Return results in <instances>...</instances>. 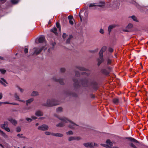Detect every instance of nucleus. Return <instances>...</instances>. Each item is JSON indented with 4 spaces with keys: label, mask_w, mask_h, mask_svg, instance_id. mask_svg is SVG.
<instances>
[{
    "label": "nucleus",
    "mask_w": 148,
    "mask_h": 148,
    "mask_svg": "<svg viewBox=\"0 0 148 148\" xmlns=\"http://www.w3.org/2000/svg\"><path fill=\"white\" fill-rule=\"evenodd\" d=\"M56 117L63 122L57 124L56 126L57 127H63L65 125V123H67L68 127L71 129L77 128L78 127V125L66 118L64 117H59L57 116H56Z\"/></svg>",
    "instance_id": "nucleus-1"
},
{
    "label": "nucleus",
    "mask_w": 148,
    "mask_h": 148,
    "mask_svg": "<svg viewBox=\"0 0 148 148\" xmlns=\"http://www.w3.org/2000/svg\"><path fill=\"white\" fill-rule=\"evenodd\" d=\"M106 49V46H103L101 49L99 53V58L98 59V65L99 66L104 61L103 57V53L105 51Z\"/></svg>",
    "instance_id": "nucleus-2"
},
{
    "label": "nucleus",
    "mask_w": 148,
    "mask_h": 148,
    "mask_svg": "<svg viewBox=\"0 0 148 148\" xmlns=\"http://www.w3.org/2000/svg\"><path fill=\"white\" fill-rule=\"evenodd\" d=\"M59 104L58 103H56V101L53 99H48L47 100V103L44 105L47 106H52Z\"/></svg>",
    "instance_id": "nucleus-3"
},
{
    "label": "nucleus",
    "mask_w": 148,
    "mask_h": 148,
    "mask_svg": "<svg viewBox=\"0 0 148 148\" xmlns=\"http://www.w3.org/2000/svg\"><path fill=\"white\" fill-rule=\"evenodd\" d=\"M127 1L130 3L134 4L141 11H145V6L139 5L136 2L133 0H127Z\"/></svg>",
    "instance_id": "nucleus-4"
},
{
    "label": "nucleus",
    "mask_w": 148,
    "mask_h": 148,
    "mask_svg": "<svg viewBox=\"0 0 148 148\" xmlns=\"http://www.w3.org/2000/svg\"><path fill=\"white\" fill-rule=\"evenodd\" d=\"M101 145L107 148H114L112 147V143L109 140H107L106 142V144H101Z\"/></svg>",
    "instance_id": "nucleus-5"
},
{
    "label": "nucleus",
    "mask_w": 148,
    "mask_h": 148,
    "mask_svg": "<svg viewBox=\"0 0 148 148\" xmlns=\"http://www.w3.org/2000/svg\"><path fill=\"white\" fill-rule=\"evenodd\" d=\"M36 43H41L44 42L46 44V41L45 40V37L43 36H41L36 39Z\"/></svg>",
    "instance_id": "nucleus-6"
},
{
    "label": "nucleus",
    "mask_w": 148,
    "mask_h": 148,
    "mask_svg": "<svg viewBox=\"0 0 148 148\" xmlns=\"http://www.w3.org/2000/svg\"><path fill=\"white\" fill-rule=\"evenodd\" d=\"M44 48V47L42 46L41 48L35 47L33 49L34 52L32 54H36L38 55L40 53L42 50Z\"/></svg>",
    "instance_id": "nucleus-7"
},
{
    "label": "nucleus",
    "mask_w": 148,
    "mask_h": 148,
    "mask_svg": "<svg viewBox=\"0 0 148 148\" xmlns=\"http://www.w3.org/2000/svg\"><path fill=\"white\" fill-rule=\"evenodd\" d=\"M84 145L86 147H93L97 146V145L93 143H85Z\"/></svg>",
    "instance_id": "nucleus-8"
},
{
    "label": "nucleus",
    "mask_w": 148,
    "mask_h": 148,
    "mask_svg": "<svg viewBox=\"0 0 148 148\" xmlns=\"http://www.w3.org/2000/svg\"><path fill=\"white\" fill-rule=\"evenodd\" d=\"M49 128L48 126L45 124H43L42 125L39 126L38 128V130L42 131H45L47 130Z\"/></svg>",
    "instance_id": "nucleus-9"
},
{
    "label": "nucleus",
    "mask_w": 148,
    "mask_h": 148,
    "mask_svg": "<svg viewBox=\"0 0 148 148\" xmlns=\"http://www.w3.org/2000/svg\"><path fill=\"white\" fill-rule=\"evenodd\" d=\"M105 3L104 2L100 3L99 5H96L95 3H91L90 4L89 7H92L95 6H98L99 7L103 8L104 6Z\"/></svg>",
    "instance_id": "nucleus-10"
},
{
    "label": "nucleus",
    "mask_w": 148,
    "mask_h": 148,
    "mask_svg": "<svg viewBox=\"0 0 148 148\" xmlns=\"http://www.w3.org/2000/svg\"><path fill=\"white\" fill-rule=\"evenodd\" d=\"M0 82L4 86H6V84H7L6 80L2 78L0 79Z\"/></svg>",
    "instance_id": "nucleus-11"
},
{
    "label": "nucleus",
    "mask_w": 148,
    "mask_h": 148,
    "mask_svg": "<svg viewBox=\"0 0 148 148\" xmlns=\"http://www.w3.org/2000/svg\"><path fill=\"white\" fill-rule=\"evenodd\" d=\"M127 139L129 140L131 142H134V143H139V142L137 140H136L134 138H132V137H128L127 138Z\"/></svg>",
    "instance_id": "nucleus-12"
},
{
    "label": "nucleus",
    "mask_w": 148,
    "mask_h": 148,
    "mask_svg": "<svg viewBox=\"0 0 148 148\" xmlns=\"http://www.w3.org/2000/svg\"><path fill=\"white\" fill-rule=\"evenodd\" d=\"M80 139V138L78 137H69L68 138V140L69 141H71L74 140H79Z\"/></svg>",
    "instance_id": "nucleus-13"
},
{
    "label": "nucleus",
    "mask_w": 148,
    "mask_h": 148,
    "mask_svg": "<svg viewBox=\"0 0 148 148\" xmlns=\"http://www.w3.org/2000/svg\"><path fill=\"white\" fill-rule=\"evenodd\" d=\"M115 25H111L109 26L108 31L109 33H110L111 32L112 30L114 27H115Z\"/></svg>",
    "instance_id": "nucleus-14"
},
{
    "label": "nucleus",
    "mask_w": 148,
    "mask_h": 148,
    "mask_svg": "<svg viewBox=\"0 0 148 148\" xmlns=\"http://www.w3.org/2000/svg\"><path fill=\"white\" fill-rule=\"evenodd\" d=\"M51 135L56 137H62L63 136V135L61 133H53L51 134Z\"/></svg>",
    "instance_id": "nucleus-15"
},
{
    "label": "nucleus",
    "mask_w": 148,
    "mask_h": 148,
    "mask_svg": "<svg viewBox=\"0 0 148 148\" xmlns=\"http://www.w3.org/2000/svg\"><path fill=\"white\" fill-rule=\"evenodd\" d=\"M0 134L5 138H7L8 137V135L3 131L0 130Z\"/></svg>",
    "instance_id": "nucleus-16"
},
{
    "label": "nucleus",
    "mask_w": 148,
    "mask_h": 148,
    "mask_svg": "<svg viewBox=\"0 0 148 148\" xmlns=\"http://www.w3.org/2000/svg\"><path fill=\"white\" fill-rule=\"evenodd\" d=\"M14 97L15 98V99L16 100H18L20 101H21L23 102H25V101L21 100L19 99V98L18 96L17 95V94L16 93L15 94Z\"/></svg>",
    "instance_id": "nucleus-17"
},
{
    "label": "nucleus",
    "mask_w": 148,
    "mask_h": 148,
    "mask_svg": "<svg viewBox=\"0 0 148 148\" xmlns=\"http://www.w3.org/2000/svg\"><path fill=\"white\" fill-rule=\"evenodd\" d=\"M8 120L14 125H15L17 123V121L12 119H9Z\"/></svg>",
    "instance_id": "nucleus-18"
},
{
    "label": "nucleus",
    "mask_w": 148,
    "mask_h": 148,
    "mask_svg": "<svg viewBox=\"0 0 148 148\" xmlns=\"http://www.w3.org/2000/svg\"><path fill=\"white\" fill-rule=\"evenodd\" d=\"M31 108L30 107H25L23 109V112L24 113L26 112H28Z\"/></svg>",
    "instance_id": "nucleus-19"
},
{
    "label": "nucleus",
    "mask_w": 148,
    "mask_h": 148,
    "mask_svg": "<svg viewBox=\"0 0 148 148\" xmlns=\"http://www.w3.org/2000/svg\"><path fill=\"white\" fill-rule=\"evenodd\" d=\"M36 115L37 116H40L42 115L43 113L41 111H38L36 112Z\"/></svg>",
    "instance_id": "nucleus-20"
},
{
    "label": "nucleus",
    "mask_w": 148,
    "mask_h": 148,
    "mask_svg": "<svg viewBox=\"0 0 148 148\" xmlns=\"http://www.w3.org/2000/svg\"><path fill=\"white\" fill-rule=\"evenodd\" d=\"M8 122L7 121L4 122V124L1 125V127L2 128L8 126Z\"/></svg>",
    "instance_id": "nucleus-21"
},
{
    "label": "nucleus",
    "mask_w": 148,
    "mask_h": 148,
    "mask_svg": "<svg viewBox=\"0 0 148 148\" xmlns=\"http://www.w3.org/2000/svg\"><path fill=\"white\" fill-rule=\"evenodd\" d=\"M51 31L54 33L56 35H57L58 34V33L57 32V29L56 27H54L53 29H52Z\"/></svg>",
    "instance_id": "nucleus-22"
},
{
    "label": "nucleus",
    "mask_w": 148,
    "mask_h": 148,
    "mask_svg": "<svg viewBox=\"0 0 148 148\" xmlns=\"http://www.w3.org/2000/svg\"><path fill=\"white\" fill-rule=\"evenodd\" d=\"M34 100L33 98H31L27 100L26 101V104L27 105H28L29 104H30L31 102H32Z\"/></svg>",
    "instance_id": "nucleus-23"
},
{
    "label": "nucleus",
    "mask_w": 148,
    "mask_h": 148,
    "mask_svg": "<svg viewBox=\"0 0 148 148\" xmlns=\"http://www.w3.org/2000/svg\"><path fill=\"white\" fill-rule=\"evenodd\" d=\"M32 119L30 118H27L26 120L28 122H30L32 121V119H35L37 118L35 116H32Z\"/></svg>",
    "instance_id": "nucleus-24"
},
{
    "label": "nucleus",
    "mask_w": 148,
    "mask_h": 148,
    "mask_svg": "<svg viewBox=\"0 0 148 148\" xmlns=\"http://www.w3.org/2000/svg\"><path fill=\"white\" fill-rule=\"evenodd\" d=\"M54 80L56 82H59L60 83L61 85H63L64 84L63 80L62 79H57L55 78Z\"/></svg>",
    "instance_id": "nucleus-25"
},
{
    "label": "nucleus",
    "mask_w": 148,
    "mask_h": 148,
    "mask_svg": "<svg viewBox=\"0 0 148 148\" xmlns=\"http://www.w3.org/2000/svg\"><path fill=\"white\" fill-rule=\"evenodd\" d=\"M113 101L114 104L117 105L119 103V100L118 98H115L113 99Z\"/></svg>",
    "instance_id": "nucleus-26"
},
{
    "label": "nucleus",
    "mask_w": 148,
    "mask_h": 148,
    "mask_svg": "<svg viewBox=\"0 0 148 148\" xmlns=\"http://www.w3.org/2000/svg\"><path fill=\"white\" fill-rule=\"evenodd\" d=\"M3 103L4 104H12L14 105H17L18 104L17 103L14 102L12 103H10L7 102H3L2 103Z\"/></svg>",
    "instance_id": "nucleus-27"
},
{
    "label": "nucleus",
    "mask_w": 148,
    "mask_h": 148,
    "mask_svg": "<svg viewBox=\"0 0 148 148\" xmlns=\"http://www.w3.org/2000/svg\"><path fill=\"white\" fill-rule=\"evenodd\" d=\"M101 72L102 73L105 75H108L109 73L108 71L105 69H103L101 71Z\"/></svg>",
    "instance_id": "nucleus-28"
},
{
    "label": "nucleus",
    "mask_w": 148,
    "mask_h": 148,
    "mask_svg": "<svg viewBox=\"0 0 148 148\" xmlns=\"http://www.w3.org/2000/svg\"><path fill=\"white\" fill-rule=\"evenodd\" d=\"M38 94V92L36 91H34L31 94L32 96H36Z\"/></svg>",
    "instance_id": "nucleus-29"
},
{
    "label": "nucleus",
    "mask_w": 148,
    "mask_h": 148,
    "mask_svg": "<svg viewBox=\"0 0 148 148\" xmlns=\"http://www.w3.org/2000/svg\"><path fill=\"white\" fill-rule=\"evenodd\" d=\"M20 0H11V3L13 4H16Z\"/></svg>",
    "instance_id": "nucleus-30"
},
{
    "label": "nucleus",
    "mask_w": 148,
    "mask_h": 148,
    "mask_svg": "<svg viewBox=\"0 0 148 148\" xmlns=\"http://www.w3.org/2000/svg\"><path fill=\"white\" fill-rule=\"evenodd\" d=\"M131 17L133 20V21L136 22H137L138 21L136 17L135 16H131Z\"/></svg>",
    "instance_id": "nucleus-31"
},
{
    "label": "nucleus",
    "mask_w": 148,
    "mask_h": 148,
    "mask_svg": "<svg viewBox=\"0 0 148 148\" xmlns=\"http://www.w3.org/2000/svg\"><path fill=\"white\" fill-rule=\"evenodd\" d=\"M72 38V36L71 35L69 36V38L66 41V43H69L70 42V41Z\"/></svg>",
    "instance_id": "nucleus-32"
},
{
    "label": "nucleus",
    "mask_w": 148,
    "mask_h": 148,
    "mask_svg": "<svg viewBox=\"0 0 148 148\" xmlns=\"http://www.w3.org/2000/svg\"><path fill=\"white\" fill-rule=\"evenodd\" d=\"M63 110L62 108L61 107H59L56 109V111L57 112H60L62 111Z\"/></svg>",
    "instance_id": "nucleus-33"
},
{
    "label": "nucleus",
    "mask_w": 148,
    "mask_h": 148,
    "mask_svg": "<svg viewBox=\"0 0 148 148\" xmlns=\"http://www.w3.org/2000/svg\"><path fill=\"white\" fill-rule=\"evenodd\" d=\"M133 27V25L132 24L130 23L127 26L126 28L127 29H130L132 28Z\"/></svg>",
    "instance_id": "nucleus-34"
},
{
    "label": "nucleus",
    "mask_w": 148,
    "mask_h": 148,
    "mask_svg": "<svg viewBox=\"0 0 148 148\" xmlns=\"http://www.w3.org/2000/svg\"><path fill=\"white\" fill-rule=\"evenodd\" d=\"M2 128L4 129L5 131L8 132H9L10 131L9 128L7 127H3Z\"/></svg>",
    "instance_id": "nucleus-35"
},
{
    "label": "nucleus",
    "mask_w": 148,
    "mask_h": 148,
    "mask_svg": "<svg viewBox=\"0 0 148 148\" xmlns=\"http://www.w3.org/2000/svg\"><path fill=\"white\" fill-rule=\"evenodd\" d=\"M56 27H57L59 29V31H61V28H60V25L58 23H56Z\"/></svg>",
    "instance_id": "nucleus-36"
},
{
    "label": "nucleus",
    "mask_w": 148,
    "mask_h": 148,
    "mask_svg": "<svg viewBox=\"0 0 148 148\" xmlns=\"http://www.w3.org/2000/svg\"><path fill=\"white\" fill-rule=\"evenodd\" d=\"M0 71L2 74H4L5 73L6 71L4 69H0Z\"/></svg>",
    "instance_id": "nucleus-37"
},
{
    "label": "nucleus",
    "mask_w": 148,
    "mask_h": 148,
    "mask_svg": "<svg viewBox=\"0 0 148 148\" xmlns=\"http://www.w3.org/2000/svg\"><path fill=\"white\" fill-rule=\"evenodd\" d=\"M66 134L68 135L72 134H73V132L72 131H70L66 132Z\"/></svg>",
    "instance_id": "nucleus-38"
},
{
    "label": "nucleus",
    "mask_w": 148,
    "mask_h": 148,
    "mask_svg": "<svg viewBox=\"0 0 148 148\" xmlns=\"http://www.w3.org/2000/svg\"><path fill=\"white\" fill-rule=\"evenodd\" d=\"M45 133L46 135H51V134H52L49 132H45Z\"/></svg>",
    "instance_id": "nucleus-39"
},
{
    "label": "nucleus",
    "mask_w": 148,
    "mask_h": 148,
    "mask_svg": "<svg viewBox=\"0 0 148 148\" xmlns=\"http://www.w3.org/2000/svg\"><path fill=\"white\" fill-rule=\"evenodd\" d=\"M99 32L102 34H103L104 33V30L102 29L101 28L99 30Z\"/></svg>",
    "instance_id": "nucleus-40"
},
{
    "label": "nucleus",
    "mask_w": 148,
    "mask_h": 148,
    "mask_svg": "<svg viewBox=\"0 0 148 148\" xmlns=\"http://www.w3.org/2000/svg\"><path fill=\"white\" fill-rule=\"evenodd\" d=\"M68 19L69 20H72L73 18V16H69L68 17Z\"/></svg>",
    "instance_id": "nucleus-41"
},
{
    "label": "nucleus",
    "mask_w": 148,
    "mask_h": 148,
    "mask_svg": "<svg viewBox=\"0 0 148 148\" xmlns=\"http://www.w3.org/2000/svg\"><path fill=\"white\" fill-rule=\"evenodd\" d=\"M111 62V60L108 59L107 60V64H110Z\"/></svg>",
    "instance_id": "nucleus-42"
},
{
    "label": "nucleus",
    "mask_w": 148,
    "mask_h": 148,
    "mask_svg": "<svg viewBox=\"0 0 148 148\" xmlns=\"http://www.w3.org/2000/svg\"><path fill=\"white\" fill-rule=\"evenodd\" d=\"M16 131L17 132H19L21 131V128L19 127H17L16 128Z\"/></svg>",
    "instance_id": "nucleus-43"
},
{
    "label": "nucleus",
    "mask_w": 148,
    "mask_h": 148,
    "mask_svg": "<svg viewBox=\"0 0 148 148\" xmlns=\"http://www.w3.org/2000/svg\"><path fill=\"white\" fill-rule=\"evenodd\" d=\"M113 49L112 48H109L108 49V51L109 52H112L113 51Z\"/></svg>",
    "instance_id": "nucleus-44"
},
{
    "label": "nucleus",
    "mask_w": 148,
    "mask_h": 148,
    "mask_svg": "<svg viewBox=\"0 0 148 148\" xmlns=\"http://www.w3.org/2000/svg\"><path fill=\"white\" fill-rule=\"evenodd\" d=\"M69 23L71 25H73V22L72 20H69Z\"/></svg>",
    "instance_id": "nucleus-45"
},
{
    "label": "nucleus",
    "mask_w": 148,
    "mask_h": 148,
    "mask_svg": "<svg viewBox=\"0 0 148 148\" xmlns=\"http://www.w3.org/2000/svg\"><path fill=\"white\" fill-rule=\"evenodd\" d=\"M66 36V34L65 33H64L63 34L62 37L63 38H65Z\"/></svg>",
    "instance_id": "nucleus-46"
},
{
    "label": "nucleus",
    "mask_w": 148,
    "mask_h": 148,
    "mask_svg": "<svg viewBox=\"0 0 148 148\" xmlns=\"http://www.w3.org/2000/svg\"><path fill=\"white\" fill-rule=\"evenodd\" d=\"M17 136L19 138H23L22 135L21 134H17Z\"/></svg>",
    "instance_id": "nucleus-47"
},
{
    "label": "nucleus",
    "mask_w": 148,
    "mask_h": 148,
    "mask_svg": "<svg viewBox=\"0 0 148 148\" xmlns=\"http://www.w3.org/2000/svg\"><path fill=\"white\" fill-rule=\"evenodd\" d=\"M24 52L25 53H27L28 52V49L27 48H25L24 49Z\"/></svg>",
    "instance_id": "nucleus-48"
},
{
    "label": "nucleus",
    "mask_w": 148,
    "mask_h": 148,
    "mask_svg": "<svg viewBox=\"0 0 148 148\" xmlns=\"http://www.w3.org/2000/svg\"><path fill=\"white\" fill-rule=\"evenodd\" d=\"M60 71L62 72H64L65 71V69L64 68H61L60 69Z\"/></svg>",
    "instance_id": "nucleus-49"
},
{
    "label": "nucleus",
    "mask_w": 148,
    "mask_h": 148,
    "mask_svg": "<svg viewBox=\"0 0 148 148\" xmlns=\"http://www.w3.org/2000/svg\"><path fill=\"white\" fill-rule=\"evenodd\" d=\"M83 74H84L85 75H86L88 76V74L86 73V72H84L82 73Z\"/></svg>",
    "instance_id": "nucleus-50"
},
{
    "label": "nucleus",
    "mask_w": 148,
    "mask_h": 148,
    "mask_svg": "<svg viewBox=\"0 0 148 148\" xmlns=\"http://www.w3.org/2000/svg\"><path fill=\"white\" fill-rule=\"evenodd\" d=\"M18 88L19 89L21 92H23L24 90L23 89L20 88Z\"/></svg>",
    "instance_id": "nucleus-51"
},
{
    "label": "nucleus",
    "mask_w": 148,
    "mask_h": 148,
    "mask_svg": "<svg viewBox=\"0 0 148 148\" xmlns=\"http://www.w3.org/2000/svg\"><path fill=\"white\" fill-rule=\"evenodd\" d=\"M0 148H4V146L1 144L0 143Z\"/></svg>",
    "instance_id": "nucleus-52"
},
{
    "label": "nucleus",
    "mask_w": 148,
    "mask_h": 148,
    "mask_svg": "<svg viewBox=\"0 0 148 148\" xmlns=\"http://www.w3.org/2000/svg\"><path fill=\"white\" fill-rule=\"evenodd\" d=\"M79 69L80 70H82V71H85V68H84L81 67L79 68Z\"/></svg>",
    "instance_id": "nucleus-53"
},
{
    "label": "nucleus",
    "mask_w": 148,
    "mask_h": 148,
    "mask_svg": "<svg viewBox=\"0 0 148 148\" xmlns=\"http://www.w3.org/2000/svg\"><path fill=\"white\" fill-rule=\"evenodd\" d=\"M79 16L80 18V21H82V17H81V15H80V14H79Z\"/></svg>",
    "instance_id": "nucleus-54"
},
{
    "label": "nucleus",
    "mask_w": 148,
    "mask_h": 148,
    "mask_svg": "<svg viewBox=\"0 0 148 148\" xmlns=\"http://www.w3.org/2000/svg\"><path fill=\"white\" fill-rule=\"evenodd\" d=\"M2 97V95L1 93H0V99Z\"/></svg>",
    "instance_id": "nucleus-55"
},
{
    "label": "nucleus",
    "mask_w": 148,
    "mask_h": 148,
    "mask_svg": "<svg viewBox=\"0 0 148 148\" xmlns=\"http://www.w3.org/2000/svg\"><path fill=\"white\" fill-rule=\"evenodd\" d=\"M79 75V73H76V75L77 76H78Z\"/></svg>",
    "instance_id": "nucleus-56"
},
{
    "label": "nucleus",
    "mask_w": 148,
    "mask_h": 148,
    "mask_svg": "<svg viewBox=\"0 0 148 148\" xmlns=\"http://www.w3.org/2000/svg\"><path fill=\"white\" fill-rule=\"evenodd\" d=\"M0 1L3 2H4L6 1V0H0Z\"/></svg>",
    "instance_id": "nucleus-57"
},
{
    "label": "nucleus",
    "mask_w": 148,
    "mask_h": 148,
    "mask_svg": "<svg viewBox=\"0 0 148 148\" xmlns=\"http://www.w3.org/2000/svg\"><path fill=\"white\" fill-rule=\"evenodd\" d=\"M44 117H40V118H39L40 119H44Z\"/></svg>",
    "instance_id": "nucleus-58"
},
{
    "label": "nucleus",
    "mask_w": 148,
    "mask_h": 148,
    "mask_svg": "<svg viewBox=\"0 0 148 148\" xmlns=\"http://www.w3.org/2000/svg\"><path fill=\"white\" fill-rule=\"evenodd\" d=\"M0 59L3 60V57H2L0 56Z\"/></svg>",
    "instance_id": "nucleus-59"
},
{
    "label": "nucleus",
    "mask_w": 148,
    "mask_h": 148,
    "mask_svg": "<svg viewBox=\"0 0 148 148\" xmlns=\"http://www.w3.org/2000/svg\"><path fill=\"white\" fill-rule=\"evenodd\" d=\"M38 125H39V124L38 123H36V126H38Z\"/></svg>",
    "instance_id": "nucleus-60"
},
{
    "label": "nucleus",
    "mask_w": 148,
    "mask_h": 148,
    "mask_svg": "<svg viewBox=\"0 0 148 148\" xmlns=\"http://www.w3.org/2000/svg\"><path fill=\"white\" fill-rule=\"evenodd\" d=\"M48 52H49V49H48Z\"/></svg>",
    "instance_id": "nucleus-61"
},
{
    "label": "nucleus",
    "mask_w": 148,
    "mask_h": 148,
    "mask_svg": "<svg viewBox=\"0 0 148 148\" xmlns=\"http://www.w3.org/2000/svg\"><path fill=\"white\" fill-rule=\"evenodd\" d=\"M47 49L46 48H45V49H44V50H46Z\"/></svg>",
    "instance_id": "nucleus-62"
},
{
    "label": "nucleus",
    "mask_w": 148,
    "mask_h": 148,
    "mask_svg": "<svg viewBox=\"0 0 148 148\" xmlns=\"http://www.w3.org/2000/svg\"><path fill=\"white\" fill-rule=\"evenodd\" d=\"M25 147H24L23 148H24Z\"/></svg>",
    "instance_id": "nucleus-63"
},
{
    "label": "nucleus",
    "mask_w": 148,
    "mask_h": 148,
    "mask_svg": "<svg viewBox=\"0 0 148 148\" xmlns=\"http://www.w3.org/2000/svg\"><path fill=\"white\" fill-rule=\"evenodd\" d=\"M86 15H87V14L86 13Z\"/></svg>",
    "instance_id": "nucleus-64"
}]
</instances>
